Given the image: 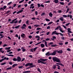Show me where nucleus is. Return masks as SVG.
I'll return each instance as SVG.
<instances>
[{
  "instance_id": "obj_1",
  "label": "nucleus",
  "mask_w": 73,
  "mask_h": 73,
  "mask_svg": "<svg viewBox=\"0 0 73 73\" xmlns=\"http://www.w3.org/2000/svg\"><path fill=\"white\" fill-rule=\"evenodd\" d=\"M52 59L54 62H59L60 63L61 62L60 59L55 56L52 57Z\"/></svg>"
},
{
  "instance_id": "obj_2",
  "label": "nucleus",
  "mask_w": 73,
  "mask_h": 73,
  "mask_svg": "<svg viewBox=\"0 0 73 73\" xmlns=\"http://www.w3.org/2000/svg\"><path fill=\"white\" fill-rule=\"evenodd\" d=\"M17 20V18L15 19L14 20H13L10 23V24H17V23H18V21L17 20L15 21V20Z\"/></svg>"
},
{
  "instance_id": "obj_3",
  "label": "nucleus",
  "mask_w": 73,
  "mask_h": 73,
  "mask_svg": "<svg viewBox=\"0 0 73 73\" xmlns=\"http://www.w3.org/2000/svg\"><path fill=\"white\" fill-rule=\"evenodd\" d=\"M10 49H11V47H5V50H7V53H8V52H11V50H10Z\"/></svg>"
},
{
  "instance_id": "obj_4",
  "label": "nucleus",
  "mask_w": 73,
  "mask_h": 73,
  "mask_svg": "<svg viewBox=\"0 0 73 73\" xmlns=\"http://www.w3.org/2000/svg\"><path fill=\"white\" fill-rule=\"evenodd\" d=\"M21 37L22 38H24L25 37V35L24 33H22L21 35Z\"/></svg>"
},
{
  "instance_id": "obj_5",
  "label": "nucleus",
  "mask_w": 73,
  "mask_h": 73,
  "mask_svg": "<svg viewBox=\"0 0 73 73\" xmlns=\"http://www.w3.org/2000/svg\"><path fill=\"white\" fill-rule=\"evenodd\" d=\"M56 52H57L56 50L53 52L52 54H51V55H52V56H54L56 55Z\"/></svg>"
},
{
  "instance_id": "obj_6",
  "label": "nucleus",
  "mask_w": 73,
  "mask_h": 73,
  "mask_svg": "<svg viewBox=\"0 0 73 73\" xmlns=\"http://www.w3.org/2000/svg\"><path fill=\"white\" fill-rule=\"evenodd\" d=\"M59 30L61 32H62V33L64 32V31H62V28H61V26H59Z\"/></svg>"
},
{
  "instance_id": "obj_7",
  "label": "nucleus",
  "mask_w": 73,
  "mask_h": 73,
  "mask_svg": "<svg viewBox=\"0 0 73 73\" xmlns=\"http://www.w3.org/2000/svg\"><path fill=\"white\" fill-rule=\"evenodd\" d=\"M17 61H21V58H20V57L19 56H18L17 57Z\"/></svg>"
},
{
  "instance_id": "obj_8",
  "label": "nucleus",
  "mask_w": 73,
  "mask_h": 73,
  "mask_svg": "<svg viewBox=\"0 0 73 73\" xmlns=\"http://www.w3.org/2000/svg\"><path fill=\"white\" fill-rule=\"evenodd\" d=\"M26 26L27 25H26L25 24H23V25L22 27H21V28H22V29H24V28H25L24 27H26Z\"/></svg>"
},
{
  "instance_id": "obj_9",
  "label": "nucleus",
  "mask_w": 73,
  "mask_h": 73,
  "mask_svg": "<svg viewBox=\"0 0 73 73\" xmlns=\"http://www.w3.org/2000/svg\"><path fill=\"white\" fill-rule=\"evenodd\" d=\"M40 60H41V61H46V60H47V59H43V58H40Z\"/></svg>"
},
{
  "instance_id": "obj_10",
  "label": "nucleus",
  "mask_w": 73,
  "mask_h": 73,
  "mask_svg": "<svg viewBox=\"0 0 73 73\" xmlns=\"http://www.w3.org/2000/svg\"><path fill=\"white\" fill-rule=\"evenodd\" d=\"M29 65H32V67H34V66H35V65H33L32 64H25V66H28Z\"/></svg>"
},
{
  "instance_id": "obj_11",
  "label": "nucleus",
  "mask_w": 73,
  "mask_h": 73,
  "mask_svg": "<svg viewBox=\"0 0 73 73\" xmlns=\"http://www.w3.org/2000/svg\"><path fill=\"white\" fill-rule=\"evenodd\" d=\"M67 29L68 31V33H72V32L71 31H70L71 29L70 28H68Z\"/></svg>"
},
{
  "instance_id": "obj_12",
  "label": "nucleus",
  "mask_w": 73,
  "mask_h": 73,
  "mask_svg": "<svg viewBox=\"0 0 73 73\" xmlns=\"http://www.w3.org/2000/svg\"><path fill=\"white\" fill-rule=\"evenodd\" d=\"M60 20V21H64V18H63V17H60L59 19Z\"/></svg>"
},
{
  "instance_id": "obj_13",
  "label": "nucleus",
  "mask_w": 73,
  "mask_h": 73,
  "mask_svg": "<svg viewBox=\"0 0 73 73\" xmlns=\"http://www.w3.org/2000/svg\"><path fill=\"white\" fill-rule=\"evenodd\" d=\"M40 46L41 48H44V47L45 46V45L43 44H40Z\"/></svg>"
},
{
  "instance_id": "obj_14",
  "label": "nucleus",
  "mask_w": 73,
  "mask_h": 73,
  "mask_svg": "<svg viewBox=\"0 0 73 73\" xmlns=\"http://www.w3.org/2000/svg\"><path fill=\"white\" fill-rule=\"evenodd\" d=\"M2 49H3V48H0V52H2V53H4V51L3 50H2Z\"/></svg>"
},
{
  "instance_id": "obj_15",
  "label": "nucleus",
  "mask_w": 73,
  "mask_h": 73,
  "mask_svg": "<svg viewBox=\"0 0 73 73\" xmlns=\"http://www.w3.org/2000/svg\"><path fill=\"white\" fill-rule=\"evenodd\" d=\"M34 26L35 27H36V28H37V27H40V25H34Z\"/></svg>"
},
{
  "instance_id": "obj_16",
  "label": "nucleus",
  "mask_w": 73,
  "mask_h": 73,
  "mask_svg": "<svg viewBox=\"0 0 73 73\" xmlns=\"http://www.w3.org/2000/svg\"><path fill=\"white\" fill-rule=\"evenodd\" d=\"M46 56H49L51 55V54L49 53V52H47L46 54Z\"/></svg>"
},
{
  "instance_id": "obj_17",
  "label": "nucleus",
  "mask_w": 73,
  "mask_h": 73,
  "mask_svg": "<svg viewBox=\"0 0 73 73\" xmlns=\"http://www.w3.org/2000/svg\"><path fill=\"white\" fill-rule=\"evenodd\" d=\"M4 60H6V57H5L4 58V59H2L1 60H0V62H2L3 61H4Z\"/></svg>"
},
{
  "instance_id": "obj_18",
  "label": "nucleus",
  "mask_w": 73,
  "mask_h": 73,
  "mask_svg": "<svg viewBox=\"0 0 73 73\" xmlns=\"http://www.w3.org/2000/svg\"><path fill=\"white\" fill-rule=\"evenodd\" d=\"M30 72H31V71H27L24 72L23 73H30Z\"/></svg>"
},
{
  "instance_id": "obj_19",
  "label": "nucleus",
  "mask_w": 73,
  "mask_h": 73,
  "mask_svg": "<svg viewBox=\"0 0 73 73\" xmlns=\"http://www.w3.org/2000/svg\"><path fill=\"white\" fill-rule=\"evenodd\" d=\"M62 50H60L58 51L57 52H58V53H62Z\"/></svg>"
},
{
  "instance_id": "obj_20",
  "label": "nucleus",
  "mask_w": 73,
  "mask_h": 73,
  "mask_svg": "<svg viewBox=\"0 0 73 73\" xmlns=\"http://www.w3.org/2000/svg\"><path fill=\"white\" fill-rule=\"evenodd\" d=\"M49 15L50 16V17H52L53 16V14L51 13H49Z\"/></svg>"
},
{
  "instance_id": "obj_21",
  "label": "nucleus",
  "mask_w": 73,
  "mask_h": 73,
  "mask_svg": "<svg viewBox=\"0 0 73 73\" xmlns=\"http://www.w3.org/2000/svg\"><path fill=\"white\" fill-rule=\"evenodd\" d=\"M26 24H27V25H29V21L27 20L26 22Z\"/></svg>"
},
{
  "instance_id": "obj_22",
  "label": "nucleus",
  "mask_w": 73,
  "mask_h": 73,
  "mask_svg": "<svg viewBox=\"0 0 73 73\" xmlns=\"http://www.w3.org/2000/svg\"><path fill=\"white\" fill-rule=\"evenodd\" d=\"M52 44H53V42H50L49 43H48V45H52Z\"/></svg>"
},
{
  "instance_id": "obj_23",
  "label": "nucleus",
  "mask_w": 73,
  "mask_h": 73,
  "mask_svg": "<svg viewBox=\"0 0 73 73\" xmlns=\"http://www.w3.org/2000/svg\"><path fill=\"white\" fill-rule=\"evenodd\" d=\"M21 49H22V51L23 52H25V51L26 50L23 47H22L21 48Z\"/></svg>"
},
{
  "instance_id": "obj_24",
  "label": "nucleus",
  "mask_w": 73,
  "mask_h": 73,
  "mask_svg": "<svg viewBox=\"0 0 73 73\" xmlns=\"http://www.w3.org/2000/svg\"><path fill=\"white\" fill-rule=\"evenodd\" d=\"M54 2L55 3H58V0H54Z\"/></svg>"
},
{
  "instance_id": "obj_25",
  "label": "nucleus",
  "mask_w": 73,
  "mask_h": 73,
  "mask_svg": "<svg viewBox=\"0 0 73 73\" xmlns=\"http://www.w3.org/2000/svg\"><path fill=\"white\" fill-rule=\"evenodd\" d=\"M45 44L46 47H48V44H47V42L46 41L45 42Z\"/></svg>"
},
{
  "instance_id": "obj_26",
  "label": "nucleus",
  "mask_w": 73,
  "mask_h": 73,
  "mask_svg": "<svg viewBox=\"0 0 73 73\" xmlns=\"http://www.w3.org/2000/svg\"><path fill=\"white\" fill-rule=\"evenodd\" d=\"M20 27V25H18L15 27V29H17V28H19Z\"/></svg>"
},
{
  "instance_id": "obj_27",
  "label": "nucleus",
  "mask_w": 73,
  "mask_h": 73,
  "mask_svg": "<svg viewBox=\"0 0 73 73\" xmlns=\"http://www.w3.org/2000/svg\"><path fill=\"white\" fill-rule=\"evenodd\" d=\"M56 46V44H53L51 45V46L52 47H55V46Z\"/></svg>"
},
{
  "instance_id": "obj_28",
  "label": "nucleus",
  "mask_w": 73,
  "mask_h": 73,
  "mask_svg": "<svg viewBox=\"0 0 73 73\" xmlns=\"http://www.w3.org/2000/svg\"><path fill=\"white\" fill-rule=\"evenodd\" d=\"M60 3L61 5H64V2H60Z\"/></svg>"
},
{
  "instance_id": "obj_29",
  "label": "nucleus",
  "mask_w": 73,
  "mask_h": 73,
  "mask_svg": "<svg viewBox=\"0 0 73 73\" xmlns=\"http://www.w3.org/2000/svg\"><path fill=\"white\" fill-rule=\"evenodd\" d=\"M45 15V13H42L41 14V16H44Z\"/></svg>"
},
{
  "instance_id": "obj_30",
  "label": "nucleus",
  "mask_w": 73,
  "mask_h": 73,
  "mask_svg": "<svg viewBox=\"0 0 73 73\" xmlns=\"http://www.w3.org/2000/svg\"><path fill=\"white\" fill-rule=\"evenodd\" d=\"M13 61H17V59L16 58H14L13 59Z\"/></svg>"
},
{
  "instance_id": "obj_31",
  "label": "nucleus",
  "mask_w": 73,
  "mask_h": 73,
  "mask_svg": "<svg viewBox=\"0 0 73 73\" xmlns=\"http://www.w3.org/2000/svg\"><path fill=\"white\" fill-rule=\"evenodd\" d=\"M56 31L53 32L52 33V35H53L54 34H56Z\"/></svg>"
},
{
  "instance_id": "obj_32",
  "label": "nucleus",
  "mask_w": 73,
  "mask_h": 73,
  "mask_svg": "<svg viewBox=\"0 0 73 73\" xmlns=\"http://www.w3.org/2000/svg\"><path fill=\"white\" fill-rule=\"evenodd\" d=\"M37 70L39 72H40V73H41V70H40V68H37Z\"/></svg>"
},
{
  "instance_id": "obj_33",
  "label": "nucleus",
  "mask_w": 73,
  "mask_h": 73,
  "mask_svg": "<svg viewBox=\"0 0 73 73\" xmlns=\"http://www.w3.org/2000/svg\"><path fill=\"white\" fill-rule=\"evenodd\" d=\"M70 9L69 8H67L66 11V13H68Z\"/></svg>"
},
{
  "instance_id": "obj_34",
  "label": "nucleus",
  "mask_w": 73,
  "mask_h": 73,
  "mask_svg": "<svg viewBox=\"0 0 73 73\" xmlns=\"http://www.w3.org/2000/svg\"><path fill=\"white\" fill-rule=\"evenodd\" d=\"M70 24V23H68L66 24L65 25L66 26V27H67L68 26V25H69Z\"/></svg>"
},
{
  "instance_id": "obj_35",
  "label": "nucleus",
  "mask_w": 73,
  "mask_h": 73,
  "mask_svg": "<svg viewBox=\"0 0 73 73\" xmlns=\"http://www.w3.org/2000/svg\"><path fill=\"white\" fill-rule=\"evenodd\" d=\"M53 23V22H51L50 23H49L48 24V25H50L51 24H52Z\"/></svg>"
},
{
  "instance_id": "obj_36",
  "label": "nucleus",
  "mask_w": 73,
  "mask_h": 73,
  "mask_svg": "<svg viewBox=\"0 0 73 73\" xmlns=\"http://www.w3.org/2000/svg\"><path fill=\"white\" fill-rule=\"evenodd\" d=\"M35 38H40V36H38V35H36V36H35Z\"/></svg>"
},
{
  "instance_id": "obj_37",
  "label": "nucleus",
  "mask_w": 73,
  "mask_h": 73,
  "mask_svg": "<svg viewBox=\"0 0 73 73\" xmlns=\"http://www.w3.org/2000/svg\"><path fill=\"white\" fill-rule=\"evenodd\" d=\"M41 29V28H40L39 27H38L36 29L37 31H38L39 30H40V29Z\"/></svg>"
},
{
  "instance_id": "obj_38",
  "label": "nucleus",
  "mask_w": 73,
  "mask_h": 73,
  "mask_svg": "<svg viewBox=\"0 0 73 73\" xmlns=\"http://www.w3.org/2000/svg\"><path fill=\"white\" fill-rule=\"evenodd\" d=\"M24 0H22L19 1V4H20V3H23V2H24Z\"/></svg>"
},
{
  "instance_id": "obj_39",
  "label": "nucleus",
  "mask_w": 73,
  "mask_h": 73,
  "mask_svg": "<svg viewBox=\"0 0 73 73\" xmlns=\"http://www.w3.org/2000/svg\"><path fill=\"white\" fill-rule=\"evenodd\" d=\"M12 69V67H9L7 68H6V69L7 70H9V69Z\"/></svg>"
},
{
  "instance_id": "obj_40",
  "label": "nucleus",
  "mask_w": 73,
  "mask_h": 73,
  "mask_svg": "<svg viewBox=\"0 0 73 73\" xmlns=\"http://www.w3.org/2000/svg\"><path fill=\"white\" fill-rule=\"evenodd\" d=\"M5 46H8V45L6 44H4L3 45V47H5Z\"/></svg>"
},
{
  "instance_id": "obj_41",
  "label": "nucleus",
  "mask_w": 73,
  "mask_h": 73,
  "mask_svg": "<svg viewBox=\"0 0 73 73\" xmlns=\"http://www.w3.org/2000/svg\"><path fill=\"white\" fill-rule=\"evenodd\" d=\"M56 65V66H58V69H60V66L59 65Z\"/></svg>"
},
{
  "instance_id": "obj_42",
  "label": "nucleus",
  "mask_w": 73,
  "mask_h": 73,
  "mask_svg": "<svg viewBox=\"0 0 73 73\" xmlns=\"http://www.w3.org/2000/svg\"><path fill=\"white\" fill-rule=\"evenodd\" d=\"M17 64H14L13 65V66H12V67L13 68H14V67L15 66H17Z\"/></svg>"
},
{
  "instance_id": "obj_43",
  "label": "nucleus",
  "mask_w": 73,
  "mask_h": 73,
  "mask_svg": "<svg viewBox=\"0 0 73 73\" xmlns=\"http://www.w3.org/2000/svg\"><path fill=\"white\" fill-rule=\"evenodd\" d=\"M7 7V6H4L3 7V9L4 10V9H5V8H6Z\"/></svg>"
},
{
  "instance_id": "obj_44",
  "label": "nucleus",
  "mask_w": 73,
  "mask_h": 73,
  "mask_svg": "<svg viewBox=\"0 0 73 73\" xmlns=\"http://www.w3.org/2000/svg\"><path fill=\"white\" fill-rule=\"evenodd\" d=\"M38 48V47H35V48H34L33 49L34 50V51H35L36 50V49Z\"/></svg>"
},
{
  "instance_id": "obj_45",
  "label": "nucleus",
  "mask_w": 73,
  "mask_h": 73,
  "mask_svg": "<svg viewBox=\"0 0 73 73\" xmlns=\"http://www.w3.org/2000/svg\"><path fill=\"white\" fill-rule=\"evenodd\" d=\"M62 27H64V28L65 29H67V28H66V26H65L64 25H63Z\"/></svg>"
},
{
  "instance_id": "obj_46",
  "label": "nucleus",
  "mask_w": 73,
  "mask_h": 73,
  "mask_svg": "<svg viewBox=\"0 0 73 73\" xmlns=\"http://www.w3.org/2000/svg\"><path fill=\"white\" fill-rule=\"evenodd\" d=\"M63 17H67V15H62Z\"/></svg>"
},
{
  "instance_id": "obj_47",
  "label": "nucleus",
  "mask_w": 73,
  "mask_h": 73,
  "mask_svg": "<svg viewBox=\"0 0 73 73\" xmlns=\"http://www.w3.org/2000/svg\"><path fill=\"white\" fill-rule=\"evenodd\" d=\"M12 2H10L9 3H7V5H10V4H12Z\"/></svg>"
},
{
  "instance_id": "obj_48",
  "label": "nucleus",
  "mask_w": 73,
  "mask_h": 73,
  "mask_svg": "<svg viewBox=\"0 0 73 73\" xmlns=\"http://www.w3.org/2000/svg\"><path fill=\"white\" fill-rule=\"evenodd\" d=\"M41 42H40L36 44L35 45H38V44H41Z\"/></svg>"
},
{
  "instance_id": "obj_49",
  "label": "nucleus",
  "mask_w": 73,
  "mask_h": 73,
  "mask_svg": "<svg viewBox=\"0 0 73 73\" xmlns=\"http://www.w3.org/2000/svg\"><path fill=\"white\" fill-rule=\"evenodd\" d=\"M29 38H32V36L31 35H29Z\"/></svg>"
},
{
  "instance_id": "obj_50",
  "label": "nucleus",
  "mask_w": 73,
  "mask_h": 73,
  "mask_svg": "<svg viewBox=\"0 0 73 73\" xmlns=\"http://www.w3.org/2000/svg\"><path fill=\"white\" fill-rule=\"evenodd\" d=\"M38 63H40L41 62H42V61H41L40 60H38Z\"/></svg>"
},
{
  "instance_id": "obj_51",
  "label": "nucleus",
  "mask_w": 73,
  "mask_h": 73,
  "mask_svg": "<svg viewBox=\"0 0 73 73\" xmlns=\"http://www.w3.org/2000/svg\"><path fill=\"white\" fill-rule=\"evenodd\" d=\"M46 21H50V20L46 18Z\"/></svg>"
},
{
  "instance_id": "obj_52",
  "label": "nucleus",
  "mask_w": 73,
  "mask_h": 73,
  "mask_svg": "<svg viewBox=\"0 0 73 73\" xmlns=\"http://www.w3.org/2000/svg\"><path fill=\"white\" fill-rule=\"evenodd\" d=\"M0 11H1V10H2V11H4V9L3 7H1V8H0Z\"/></svg>"
},
{
  "instance_id": "obj_53",
  "label": "nucleus",
  "mask_w": 73,
  "mask_h": 73,
  "mask_svg": "<svg viewBox=\"0 0 73 73\" xmlns=\"http://www.w3.org/2000/svg\"><path fill=\"white\" fill-rule=\"evenodd\" d=\"M44 3H50V1H46V2H45Z\"/></svg>"
},
{
  "instance_id": "obj_54",
  "label": "nucleus",
  "mask_w": 73,
  "mask_h": 73,
  "mask_svg": "<svg viewBox=\"0 0 73 73\" xmlns=\"http://www.w3.org/2000/svg\"><path fill=\"white\" fill-rule=\"evenodd\" d=\"M59 44L60 45H62V44H63L62 43L60 42L59 43Z\"/></svg>"
},
{
  "instance_id": "obj_55",
  "label": "nucleus",
  "mask_w": 73,
  "mask_h": 73,
  "mask_svg": "<svg viewBox=\"0 0 73 73\" xmlns=\"http://www.w3.org/2000/svg\"><path fill=\"white\" fill-rule=\"evenodd\" d=\"M35 14L36 16H37V14H38V13L37 12V11H35Z\"/></svg>"
},
{
  "instance_id": "obj_56",
  "label": "nucleus",
  "mask_w": 73,
  "mask_h": 73,
  "mask_svg": "<svg viewBox=\"0 0 73 73\" xmlns=\"http://www.w3.org/2000/svg\"><path fill=\"white\" fill-rule=\"evenodd\" d=\"M50 40L49 38H47L45 39V41H49Z\"/></svg>"
},
{
  "instance_id": "obj_57",
  "label": "nucleus",
  "mask_w": 73,
  "mask_h": 73,
  "mask_svg": "<svg viewBox=\"0 0 73 73\" xmlns=\"http://www.w3.org/2000/svg\"><path fill=\"white\" fill-rule=\"evenodd\" d=\"M28 28H29V29H31L32 28V27L30 26H29L28 27Z\"/></svg>"
},
{
  "instance_id": "obj_58",
  "label": "nucleus",
  "mask_w": 73,
  "mask_h": 73,
  "mask_svg": "<svg viewBox=\"0 0 73 73\" xmlns=\"http://www.w3.org/2000/svg\"><path fill=\"white\" fill-rule=\"evenodd\" d=\"M33 48H32L31 49V52H33Z\"/></svg>"
},
{
  "instance_id": "obj_59",
  "label": "nucleus",
  "mask_w": 73,
  "mask_h": 73,
  "mask_svg": "<svg viewBox=\"0 0 73 73\" xmlns=\"http://www.w3.org/2000/svg\"><path fill=\"white\" fill-rule=\"evenodd\" d=\"M21 20H19V21H18V23H19V24H20V23H21Z\"/></svg>"
},
{
  "instance_id": "obj_60",
  "label": "nucleus",
  "mask_w": 73,
  "mask_h": 73,
  "mask_svg": "<svg viewBox=\"0 0 73 73\" xmlns=\"http://www.w3.org/2000/svg\"><path fill=\"white\" fill-rule=\"evenodd\" d=\"M59 28V26H58L56 28V29H55V30H57Z\"/></svg>"
},
{
  "instance_id": "obj_61",
  "label": "nucleus",
  "mask_w": 73,
  "mask_h": 73,
  "mask_svg": "<svg viewBox=\"0 0 73 73\" xmlns=\"http://www.w3.org/2000/svg\"><path fill=\"white\" fill-rule=\"evenodd\" d=\"M56 65H55L53 66V68L54 69H56Z\"/></svg>"
},
{
  "instance_id": "obj_62",
  "label": "nucleus",
  "mask_w": 73,
  "mask_h": 73,
  "mask_svg": "<svg viewBox=\"0 0 73 73\" xmlns=\"http://www.w3.org/2000/svg\"><path fill=\"white\" fill-rule=\"evenodd\" d=\"M68 50V51H70L71 50L69 48H68L67 50Z\"/></svg>"
},
{
  "instance_id": "obj_63",
  "label": "nucleus",
  "mask_w": 73,
  "mask_h": 73,
  "mask_svg": "<svg viewBox=\"0 0 73 73\" xmlns=\"http://www.w3.org/2000/svg\"><path fill=\"white\" fill-rule=\"evenodd\" d=\"M19 11V13H21V12H23V10H21Z\"/></svg>"
},
{
  "instance_id": "obj_64",
  "label": "nucleus",
  "mask_w": 73,
  "mask_h": 73,
  "mask_svg": "<svg viewBox=\"0 0 73 73\" xmlns=\"http://www.w3.org/2000/svg\"><path fill=\"white\" fill-rule=\"evenodd\" d=\"M32 20H36V18L35 17H33L32 18Z\"/></svg>"
}]
</instances>
